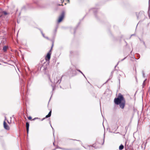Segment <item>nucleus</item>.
Returning <instances> with one entry per match:
<instances>
[{"label": "nucleus", "mask_w": 150, "mask_h": 150, "mask_svg": "<svg viewBox=\"0 0 150 150\" xmlns=\"http://www.w3.org/2000/svg\"><path fill=\"white\" fill-rule=\"evenodd\" d=\"M115 103L117 105H119L120 108L123 109L125 105V101L123 96L120 93L119 94L117 98H115L114 100Z\"/></svg>", "instance_id": "f257e3e1"}, {"label": "nucleus", "mask_w": 150, "mask_h": 150, "mask_svg": "<svg viewBox=\"0 0 150 150\" xmlns=\"http://www.w3.org/2000/svg\"><path fill=\"white\" fill-rule=\"evenodd\" d=\"M49 79L52 83H60L61 80L60 77L58 76L56 77V79H54L53 81L51 80L50 77H49Z\"/></svg>", "instance_id": "f03ea898"}, {"label": "nucleus", "mask_w": 150, "mask_h": 150, "mask_svg": "<svg viewBox=\"0 0 150 150\" xmlns=\"http://www.w3.org/2000/svg\"><path fill=\"white\" fill-rule=\"evenodd\" d=\"M64 12H63L61 15L59 17V18L58 21V23H59L62 21V20L64 17Z\"/></svg>", "instance_id": "7ed1b4c3"}, {"label": "nucleus", "mask_w": 150, "mask_h": 150, "mask_svg": "<svg viewBox=\"0 0 150 150\" xmlns=\"http://www.w3.org/2000/svg\"><path fill=\"white\" fill-rule=\"evenodd\" d=\"M51 50H50L49 52L47 54L46 56L45 57V59L46 61H49L51 55V53H50Z\"/></svg>", "instance_id": "20e7f679"}, {"label": "nucleus", "mask_w": 150, "mask_h": 150, "mask_svg": "<svg viewBox=\"0 0 150 150\" xmlns=\"http://www.w3.org/2000/svg\"><path fill=\"white\" fill-rule=\"evenodd\" d=\"M4 127L5 129H6V130H8L9 129H10L9 127L8 126L7 124L6 123L5 121H4Z\"/></svg>", "instance_id": "39448f33"}, {"label": "nucleus", "mask_w": 150, "mask_h": 150, "mask_svg": "<svg viewBox=\"0 0 150 150\" xmlns=\"http://www.w3.org/2000/svg\"><path fill=\"white\" fill-rule=\"evenodd\" d=\"M26 128L27 133H28L29 131V124L28 122H27L26 124Z\"/></svg>", "instance_id": "423d86ee"}, {"label": "nucleus", "mask_w": 150, "mask_h": 150, "mask_svg": "<svg viewBox=\"0 0 150 150\" xmlns=\"http://www.w3.org/2000/svg\"><path fill=\"white\" fill-rule=\"evenodd\" d=\"M51 111H50L49 112L48 114L45 117L48 118V117H50L51 116Z\"/></svg>", "instance_id": "0eeeda50"}, {"label": "nucleus", "mask_w": 150, "mask_h": 150, "mask_svg": "<svg viewBox=\"0 0 150 150\" xmlns=\"http://www.w3.org/2000/svg\"><path fill=\"white\" fill-rule=\"evenodd\" d=\"M124 148V146L122 144H121L119 147V149L120 150H122Z\"/></svg>", "instance_id": "6e6552de"}, {"label": "nucleus", "mask_w": 150, "mask_h": 150, "mask_svg": "<svg viewBox=\"0 0 150 150\" xmlns=\"http://www.w3.org/2000/svg\"><path fill=\"white\" fill-rule=\"evenodd\" d=\"M7 47L6 46H4L3 47V50L4 52L6 51Z\"/></svg>", "instance_id": "1a4fd4ad"}, {"label": "nucleus", "mask_w": 150, "mask_h": 150, "mask_svg": "<svg viewBox=\"0 0 150 150\" xmlns=\"http://www.w3.org/2000/svg\"><path fill=\"white\" fill-rule=\"evenodd\" d=\"M3 13H4V15H7L8 14V13H7V12H6L5 11H3Z\"/></svg>", "instance_id": "9d476101"}, {"label": "nucleus", "mask_w": 150, "mask_h": 150, "mask_svg": "<svg viewBox=\"0 0 150 150\" xmlns=\"http://www.w3.org/2000/svg\"><path fill=\"white\" fill-rule=\"evenodd\" d=\"M78 71L79 72H80L81 73V74H82L83 75V76L84 77H85V75H84V74L83 73H82V72H81L80 70H78Z\"/></svg>", "instance_id": "9b49d317"}, {"label": "nucleus", "mask_w": 150, "mask_h": 150, "mask_svg": "<svg viewBox=\"0 0 150 150\" xmlns=\"http://www.w3.org/2000/svg\"><path fill=\"white\" fill-rule=\"evenodd\" d=\"M146 80H145L144 81V82H143V84H142L143 87H144V86L145 85L144 82H145V81H146Z\"/></svg>", "instance_id": "f8f14e48"}, {"label": "nucleus", "mask_w": 150, "mask_h": 150, "mask_svg": "<svg viewBox=\"0 0 150 150\" xmlns=\"http://www.w3.org/2000/svg\"><path fill=\"white\" fill-rule=\"evenodd\" d=\"M28 119L30 120H31L32 119V117H31V116H29V117H28Z\"/></svg>", "instance_id": "ddd939ff"}, {"label": "nucleus", "mask_w": 150, "mask_h": 150, "mask_svg": "<svg viewBox=\"0 0 150 150\" xmlns=\"http://www.w3.org/2000/svg\"><path fill=\"white\" fill-rule=\"evenodd\" d=\"M41 33H42V35L43 36V37H45L44 34L42 32Z\"/></svg>", "instance_id": "4468645a"}, {"label": "nucleus", "mask_w": 150, "mask_h": 150, "mask_svg": "<svg viewBox=\"0 0 150 150\" xmlns=\"http://www.w3.org/2000/svg\"><path fill=\"white\" fill-rule=\"evenodd\" d=\"M67 1H68V2H69V0H67Z\"/></svg>", "instance_id": "2eb2a0df"}, {"label": "nucleus", "mask_w": 150, "mask_h": 150, "mask_svg": "<svg viewBox=\"0 0 150 150\" xmlns=\"http://www.w3.org/2000/svg\"><path fill=\"white\" fill-rule=\"evenodd\" d=\"M51 127H52V125H51Z\"/></svg>", "instance_id": "dca6fc26"}, {"label": "nucleus", "mask_w": 150, "mask_h": 150, "mask_svg": "<svg viewBox=\"0 0 150 150\" xmlns=\"http://www.w3.org/2000/svg\"><path fill=\"white\" fill-rule=\"evenodd\" d=\"M51 127H52V125H51Z\"/></svg>", "instance_id": "f3484780"}, {"label": "nucleus", "mask_w": 150, "mask_h": 150, "mask_svg": "<svg viewBox=\"0 0 150 150\" xmlns=\"http://www.w3.org/2000/svg\"><path fill=\"white\" fill-rule=\"evenodd\" d=\"M51 127H52V125H51Z\"/></svg>", "instance_id": "a211bd4d"}, {"label": "nucleus", "mask_w": 150, "mask_h": 150, "mask_svg": "<svg viewBox=\"0 0 150 150\" xmlns=\"http://www.w3.org/2000/svg\"><path fill=\"white\" fill-rule=\"evenodd\" d=\"M52 89H53H53H54V88L53 87V88Z\"/></svg>", "instance_id": "6ab92c4d"}]
</instances>
